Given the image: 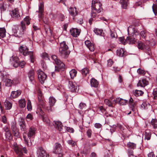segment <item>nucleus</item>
<instances>
[{"label": "nucleus", "mask_w": 157, "mask_h": 157, "mask_svg": "<svg viewBox=\"0 0 157 157\" xmlns=\"http://www.w3.org/2000/svg\"><path fill=\"white\" fill-rule=\"evenodd\" d=\"M36 129L33 127H31L29 129V131L27 134L24 132L23 134V137L25 144L28 146L32 145L31 138L34 137Z\"/></svg>", "instance_id": "obj_1"}, {"label": "nucleus", "mask_w": 157, "mask_h": 157, "mask_svg": "<svg viewBox=\"0 0 157 157\" xmlns=\"http://www.w3.org/2000/svg\"><path fill=\"white\" fill-rule=\"evenodd\" d=\"M68 48L65 41H63L60 43L59 54L61 58L63 59L68 58L70 52Z\"/></svg>", "instance_id": "obj_2"}, {"label": "nucleus", "mask_w": 157, "mask_h": 157, "mask_svg": "<svg viewBox=\"0 0 157 157\" xmlns=\"http://www.w3.org/2000/svg\"><path fill=\"white\" fill-rule=\"evenodd\" d=\"M11 144L17 157H23V152L26 154L27 153V150L25 147L22 148L21 146L17 144L16 142L13 141L11 142Z\"/></svg>", "instance_id": "obj_3"}, {"label": "nucleus", "mask_w": 157, "mask_h": 157, "mask_svg": "<svg viewBox=\"0 0 157 157\" xmlns=\"http://www.w3.org/2000/svg\"><path fill=\"white\" fill-rule=\"evenodd\" d=\"M101 4L99 0H93L92 2V16L96 17V13H99L102 10Z\"/></svg>", "instance_id": "obj_4"}, {"label": "nucleus", "mask_w": 157, "mask_h": 157, "mask_svg": "<svg viewBox=\"0 0 157 157\" xmlns=\"http://www.w3.org/2000/svg\"><path fill=\"white\" fill-rule=\"evenodd\" d=\"M20 52L24 56L29 55L31 62L33 63L35 61L34 56L33 52H29L28 48L25 45H22L19 48Z\"/></svg>", "instance_id": "obj_5"}, {"label": "nucleus", "mask_w": 157, "mask_h": 157, "mask_svg": "<svg viewBox=\"0 0 157 157\" xmlns=\"http://www.w3.org/2000/svg\"><path fill=\"white\" fill-rule=\"evenodd\" d=\"M51 58L55 61L56 64L59 66V67L55 66V71L58 72L59 69L64 68L65 67L64 64L56 56L53 55L51 56Z\"/></svg>", "instance_id": "obj_6"}, {"label": "nucleus", "mask_w": 157, "mask_h": 157, "mask_svg": "<svg viewBox=\"0 0 157 157\" xmlns=\"http://www.w3.org/2000/svg\"><path fill=\"white\" fill-rule=\"evenodd\" d=\"M36 112L37 114L41 116L43 121L46 123L48 126H50L52 125V123L48 119L44 117L45 113L40 107L37 108Z\"/></svg>", "instance_id": "obj_7"}, {"label": "nucleus", "mask_w": 157, "mask_h": 157, "mask_svg": "<svg viewBox=\"0 0 157 157\" xmlns=\"http://www.w3.org/2000/svg\"><path fill=\"white\" fill-rule=\"evenodd\" d=\"M37 75L38 78L40 82L41 83H44L47 77L46 75L40 70H38Z\"/></svg>", "instance_id": "obj_8"}, {"label": "nucleus", "mask_w": 157, "mask_h": 157, "mask_svg": "<svg viewBox=\"0 0 157 157\" xmlns=\"http://www.w3.org/2000/svg\"><path fill=\"white\" fill-rule=\"evenodd\" d=\"M19 61L18 58L16 57L12 56L10 59V63L13 67H17L19 65Z\"/></svg>", "instance_id": "obj_9"}, {"label": "nucleus", "mask_w": 157, "mask_h": 157, "mask_svg": "<svg viewBox=\"0 0 157 157\" xmlns=\"http://www.w3.org/2000/svg\"><path fill=\"white\" fill-rule=\"evenodd\" d=\"M44 12V4L42 3L39 6V10L36 11L38 13V16L39 20H41L43 18Z\"/></svg>", "instance_id": "obj_10"}, {"label": "nucleus", "mask_w": 157, "mask_h": 157, "mask_svg": "<svg viewBox=\"0 0 157 157\" xmlns=\"http://www.w3.org/2000/svg\"><path fill=\"white\" fill-rule=\"evenodd\" d=\"M137 47L139 49H140L141 50L146 49L147 50V53L149 55H150V52H149V51L150 50V49L149 47H148L146 46V44H145L142 42L140 41L138 43Z\"/></svg>", "instance_id": "obj_11"}, {"label": "nucleus", "mask_w": 157, "mask_h": 157, "mask_svg": "<svg viewBox=\"0 0 157 157\" xmlns=\"http://www.w3.org/2000/svg\"><path fill=\"white\" fill-rule=\"evenodd\" d=\"M37 154L38 157H47V154L45 151L41 147H39Z\"/></svg>", "instance_id": "obj_12"}, {"label": "nucleus", "mask_w": 157, "mask_h": 157, "mask_svg": "<svg viewBox=\"0 0 157 157\" xmlns=\"http://www.w3.org/2000/svg\"><path fill=\"white\" fill-rule=\"evenodd\" d=\"M19 124L20 126L21 129L22 131H25L26 130V125L24 119L20 117L19 120Z\"/></svg>", "instance_id": "obj_13"}, {"label": "nucleus", "mask_w": 157, "mask_h": 157, "mask_svg": "<svg viewBox=\"0 0 157 157\" xmlns=\"http://www.w3.org/2000/svg\"><path fill=\"white\" fill-rule=\"evenodd\" d=\"M68 11L70 14L73 17H75L78 14V12L75 7L74 8L71 7H70Z\"/></svg>", "instance_id": "obj_14"}, {"label": "nucleus", "mask_w": 157, "mask_h": 157, "mask_svg": "<svg viewBox=\"0 0 157 157\" xmlns=\"http://www.w3.org/2000/svg\"><path fill=\"white\" fill-rule=\"evenodd\" d=\"M10 14L13 18H17L20 17L19 10L17 8H15L12 10Z\"/></svg>", "instance_id": "obj_15"}, {"label": "nucleus", "mask_w": 157, "mask_h": 157, "mask_svg": "<svg viewBox=\"0 0 157 157\" xmlns=\"http://www.w3.org/2000/svg\"><path fill=\"white\" fill-rule=\"evenodd\" d=\"M55 126L56 128L58 129L60 131H62L63 132H65V130H63L62 127L63 125L62 123L59 121H54Z\"/></svg>", "instance_id": "obj_16"}, {"label": "nucleus", "mask_w": 157, "mask_h": 157, "mask_svg": "<svg viewBox=\"0 0 157 157\" xmlns=\"http://www.w3.org/2000/svg\"><path fill=\"white\" fill-rule=\"evenodd\" d=\"M62 148V146L60 144L56 143L55 144V147L53 150V152L56 154L59 153V152H61Z\"/></svg>", "instance_id": "obj_17"}, {"label": "nucleus", "mask_w": 157, "mask_h": 157, "mask_svg": "<svg viewBox=\"0 0 157 157\" xmlns=\"http://www.w3.org/2000/svg\"><path fill=\"white\" fill-rule=\"evenodd\" d=\"M105 103L109 106H113V104L116 103L115 99L113 98H110L109 99H105L104 100Z\"/></svg>", "instance_id": "obj_18"}, {"label": "nucleus", "mask_w": 157, "mask_h": 157, "mask_svg": "<svg viewBox=\"0 0 157 157\" xmlns=\"http://www.w3.org/2000/svg\"><path fill=\"white\" fill-rule=\"evenodd\" d=\"M70 32L72 36L76 37L79 35L80 32L79 29L74 28L70 30Z\"/></svg>", "instance_id": "obj_19"}, {"label": "nucleus", "mask_w": 157, "mask_h": 157, "mask_svg": "<svg viewBox=\"0 0 157 157\" xmlns=\"http://www.w3.org/2000/svg\"><path fill=\"white\" fill-rule=\"evenodd\" d=\"M28 76L31 82L34 83L35 81L34 80V71L33 70H30L28 74Z\"/></svg>", "instance_id": "obj_20"}, {"label": "nucleus", "mask_w": 157, "mask_h": 157, "mask_svg": "<svg viewBox=\"0 0 157 157\" xmlns=\"http://www.w3.org/2000/svg\"><path fill=\"white\" fill-rule=\"evenodd\" d=\"M148 84V82L144 79L140 80L137 83L138 86L144 87Z\"/></svg>", "instance_id": "obj_21"}, {"label": "nucleus", "mask_w": 157, "mask_h": 157, "mask_svg": "<svg viewBox=\"0 0 157 157\" xmlns=\"http://www.w3.org/2000/svg\"><path fill=\"white\" fill-rule=\"evenodd\" d=\"M68 87L70 91H75L77 89V86L76 84L72 82H69Z\"/></svg>", "instance_id": "obj_22"}, {"label": "nucleus", "mask_w": 157, "mask_h": 157, "mask_svg": "<svg viewBox=\"0 0 157 157\" xmlns=\"http://www.w3.org/2000/svg\"><path fill=\"white\" fill-rule=\"evenodd\" d=\"M4 82L5 86L8 87L11 86L14 83L13 80L8 78H6L4 81Z\"/></svg>", "instance_id": "obj_23"}, {"label": "nucleus", "mask_w": 157, "mask_h": 157, "mask_svg": "<svg viewBox=\"0 0 157 157\" xmlns=\"http://www.w3.org/2000/svg\"><path fill=\"white\" fill-rule=\"evenodd\" d=\"M126 51L123 48L117 49V55L120 57H123L126 55Z\"/></svg>", "instance_id": "obj_24"}, {"label": "nucleus", "mask_w": 157, "mask_h": 157, "mask_svg": "<svg viewBox=\"0 0 157 157\" xmlns=\"http://www.w3.org/2000/svg\"><path fill=\"white\" fill-rule=\"evenodd\" d=\"M21 92L20 90H17L16 91H13L11 94V97L15 98H17L21 94Z\"/></svg>", "instance_id": "obj_25"}, {"label": "nucleus", "mask_w": 157, "mask_h": 157, "mask_svg": "<svg viewBox=\"0 0 157 157\" xmlns=\"http://www.w3.org/2000/svg\"><path fill=\"white\" fill-rule=\"evenodd\" d=\"M116 103L118 102V103L121 105H125L126 103L128 102L127 100L124 99L120 98H117L115 99Z\"/></svg>", "instance_id": "obj_26"}, {"label": "nucleus", "mask_w": 157, "mask_h": 157, "mask_svg": "<svg viewBox=\"0 0 157 157\" xmlns=\"http://www.w3.org/2000/svg\"><path fill=\"white\" fill-rule=\"evenodd\" d=\"M94 31L96 35L104 36V33L103 32V30L101 29L94 28Z\"/></svg>", "instance_id": "obj_27"}, {"label": "nucleus", "mask_w": 157, "mask_h": 157, "mask_svg": "<svg viewBox=\"0 0 157 157\" xmlns=\"http://www.w3.org/2000/svg\"><path fill=\"white\" fill-rule=\"evenodd\" d=\"M90 84L91 86L97 87L98 86V82L96 79L92 78L90 80Z\"/></svg>", "instance_id": "obj_28"}, {"label": "nucleus", "mask_w": 157, "mask_h": 157, "mask_svg": "<svg viewBox=\"0 0 157 157\" xmlns=\"http://www.w3.org/2000/svg\"><path fill=\"white\" fill-rule=\"evenodd\" d=\"M122 7L124 9H126L128 4V0H120Z\"/></svg>", "instance_id": "obj_29"}, {"label": "nucleus", "mask_w": 157, "mask_h": 157, "mask_svg": "<svg viewBox=\"0 0 157 157\" xmlns=\"http://www.w3.org/2000/svg\"><path fill=\"white\" fill-rule=\"evenodd\" d=\"M129 103L130 106V108L132 109V110L133 111H135V103L133 102V100L131 97L130 98L129 100Z\"/></svg>", "instance_id": "obj_30"}, {"label": "nucleus", "mask_w": 157, "mask_h": 157, "mask_svg": "<svg viewBox=\"0 0 157 157\" xmlns=\"http://www.w3.org/2000/svg\"><path fill=\"white\" fill-rule=\"evenodd\" d=\"M125 41H127V43H128L129 44H134L136 42L135 39L131 37H127L125 39Z\"/></svg>", "instance_id": "obj_31"}, {"label": "nucleus", "mask_w": 157, "mask_h": 157, "mask_svg": "<svg viewBox=\"0 0 157 157\" xmlns=\"http://www.w3.org/2000/svg\"><path fill=\"white\" fill-rule=\"evenodd\" d=\"M19 106L21 108H22L25 106V99H22L19 101Z\"/></svg>", "instance_id": "obj_32"}, {"label": "nucleus", "mask_w": 157, "mask_h": 157, "mask_svg": "<svg viewBox=\"0 0 157 157\" xmlns=\"http://www.w3.org/2000/svg\"><path fill=\"white\" fill-rule=\"evenodd\" d=\"M38 100L39 102L40 103V104L41 105L40 107L41 108V107L43 108H45V105L44 102L42 101V98L41 96H38ZM38 108H39V107Z\"/></svg>", "instance_id": "obj_33"}, {"label": "nucleus", "mask_w": 157, "mask_h": 157, "mask_svg": "<svg viewBox=\"0 0 157 157\" xmlns=\"http://www.w3.org/2000/svg\"><path fill=\"white\" fill-rule=\"evenodd\" d=\"M21 32L20 34V35H22L24 33V31L26 29V27L25 23L23 21L21 22Z\"/></svg>", "instance_id": "obj_34"}, {"label": "nucleus", "mask_w": 157, "mask_h": 157, "mask_svg": "<svg viewBox=\"0 0 157 157\" xmlns=\"http://www.w3.org/2000/svg\"><path fill=\"white\" fill-rule=\"evenodd\" d=\"M151 132L150 131L148 130L146 131L144 134L145 140H150L151 138Z\"/></svg>", "instance_id": "obj_35"}, {"label": "nucleus", "mask_w": 157, "mask_h": 157, "mask_svg": "<svg viewBox=\"0 0 157 157\" xmlns=\"http://www.w3.org/2000/svg\"><path fill=\"white\" fill-rule=\"evenodd\" d=\"M4 105L6 109L9 110L12 107V104L10 102L6 101L4 102Z\"/></svg>", "instance_id": "obj_36"}, {"label": "nucleus", "mask_w": 157, "mask_h": 157, "mask_svg": "<svg viewBox=\"0 0 157 157\" xmlns=\"http://www.w3.org/2000/svg\"><path fill=\"white\" fill-rule=\"evenodd\" d=\"M71 78V79H73L76 75L77 72L74 69L71 70L69 72Z\"/></svg>", "instance_id": "obj_37"}, {"label": "nucleus", "mask_w": 157, "mask_h": 157, "mask_svg": "<svg viewBox=\"0 0 157 157\" xmlns=\"http://www.w3.org/2000/svg\"><path fill=\"white\" fill-rule=\"evenodd\" d=\"M143 93H144L142 91L136 90L133 92V94L136 97L141 96Z\"/></svg>", "instance_id": "obj_38"}, {"label": "nucleus", "mask_w": 157, "mask_h": 157, "mask_svg": "<svg viewBox=\"0 0 157 157\" xmlns=\"http://www.w3.org/2000/svg\"><path fill=\"white\" fill-rule=\"evenodd\" d=\"M6 30L4 28H0V36L4 38L6 36Z\"/></svg>", "instance_id": "obj_39"}, {"label": "nucleus", "mask_w": 157, "mask_h": 157, "mask_svg": "<svg viewBox=\"0 0 157 157\" xmlns=\"http://www.w3.org/2000/svg\"><path fill=\"white\" fill-rule=\"evenodd\" d=\"M5 136L6 139L9 141H10L12 139V136L10 132H6Z\"/></svg>", "instance_id": "obj_40"}, {"label": "nucleus", "mask_w": 157, "mask_h": 157, "mask_svg": "<svg viewBox=\"0 0 157 157\" xmlns=\"http://www.w3.org/2000/svg\"><path fill=\"white\" fill-rule=\"evenodd\" d=\"M56 101V100L53 97H50L49 99V105L54 106Z\"/></svg>", "instance_id": "obj_41"}, {"label": "nucleus", "mask_w": 157, "mask_h": 157, "mask_svg": "<svg viewBox=\"0 0 157 157\" xmlns=\"http://www.w3.org/2000/svg\"><path fill=\"white\" fill-rule=\"evenodd\" d=\"M127 147L130 149H134L136 148V145L133 143L129 142L127 143Z\"/></svg>", "instance_id": "obj_42"}, {"label": "nucleus", "mask_w": 157, "mask_h": 157, "mask_svg": "<svg viewBox=\"0 0 157 157\" xmlns=\"http://www.w3.org/2000/svg\"><path fill=\"white\" fill-rule=\"evenodd\" d=\"M53 105H49V106L46 107L45 105V108L44 109H45L49 113L53 112L55 110L54 108L53 107Z\"/></svg>", "instance_id": "obj_43"}, {"label": "nucleus", "mask_w": 157, "mask_h": 157, "mask_svg": "<svg viewBox=\"0 0 157 157\" xmlns=\"http://www.w3.org/2000/svg\"><path fill=\"white\" fill-rule=\"evenodd\" d=\"M155 3L153 4L152 6L153 11L155 15H157V0L155 2Z\"/></svg>", "instance_id": "obj_44"}, {"label": "nucleus", "mask_w": 157, "mask_h": 157, "mask_svg": "<svg viewBox=\"0 0 157 157\" xmlns=\"http://www.w3.org/2000/svg\"><path fill=\"white\" fill-rule=\"evenodd\" d=\"M89 70L87 68L83 69L81 71V73L83 76H86L89 73Z\"/></svg>", "instance_id": "obj_45"}, {"label": "nucleus", "mask_w": 157, "mask_h": 157, "mask_svg": "<svg viewBox=\"0 0 157 157\" xmlns=\"http://www.w3.org/2000/svg\"><path fill=\"white\" fill-rule=\"evenodd\" d=\"M45 31L46 34L48 36H52V31L50 28H48V29H45Z\"/></svg>", "instance_id": "obj_46"}, {"label": "nucleus", "mask_w": 157, "mask_h": 157, "mask_svg": "<svg viewBox=\"0 0 157 157\" xmlns=\"http://www.w3.org/2000/svg\"><path fill=\"white\" fill-rule=\"evenodd\" d=\"M31 19L29 18V17L28 16L24 18V21L25 23L27 25H28L30 24V20Z\"/></svg>", "instance_id": "obj_47"}, {"label": "nucleus", "mask_w": 157, "mask_h": 157, "mask_svg": "<svg viewBox=\"0 0 157 157\" xmlns=\"http://www.w3.org/2000/svg\"><path fill=\"white\" fill-rule=\"evenodd\" d=\"M27 108L28 111H30L32 110V106L31 102L29 100L28 101Z\"/></svg>", "instance_id": "obj_48"}, {"label": "nucleus", "mask_w": 157, "mask_h": 157, "mask_svg": "<svg viewBox=\"0 0 157 157\" xmlns=\"http://www.w3.org/2000/svg\"><path fill=\"white\" fill-rule=\"evenodd\" d=\"M110 36L112 38H116L117 36L116 32L115 31L110 30Z\"/></svg>", "instance_id": "obj_49"}, {"label": "nucleus", "mask_w": 157, "mask_h": 157, "mask_svg": "<svg viewBox=\"0 0 157 157\" xmlns=\"http://www.w3.org/2000/svg\"><path fill=\"white\" fill-rule=\"evenodd\" d=\"M151 124L154 128H157V121L153 119L151 121Z\"/></svg>", "instance_id": "obj_50"}, {"label": "nucleus", "mask_w": 157, "mask_h": 157, "mask_svg": "<svg viewBox=\"0 0 157 157\" xmlns=\"http://www.w3.org/2000/svg\"><path fill=\"white\" fill-rule=\"evenodd\" d=\"M147 33L144 31H142L140 33L141 36L143 38H145L147 35Z\"/></svg>", "instance_id": "obj_51"}, {"label": "nucleus", "mask_w": 157, "mask_h": 157, "mask_svg": "<svg viewBox=\"0 0 157 157\" xmlns=\"http://www.w3.org/2000/svg\"><path fill=\"white\" fill-rule=\"evenodd\" d=\"M120 41L123 44L125 45L127 44V41H126L124 37H121L119 38Z\"/></svg>", "instance_id": "obj_52"}, {"label": "nucleus", "mask_w": 157, "mask_h": 157, "mask_svg": "<svg viewBox=\"0 0 157 157\" xmlns=\"http://www.w3.org/2000/svg\"><path fill=\"white\" fill-rule=\"evenodd\" d=\"M86 105L85 104L83 103H80L79 106V108L80 109H83L86 107Z\"/></svg>", "instance_id": "obj_53"}, {"label": "nucleus", "mask_w": 157, "mask_h": 157, "mask_svg": "<svg viewBox=\"0 0 157 157\" xmlns=\"http://www.w3.org/2000/svg\"><path fill=\"white\" fill-rule=\"evenodd\" d=\"M87 48L91 51H93L94 50V45L93 44L91 43L87 47Z\"/></svg>", "instance_id": "obj_54"}, {"label": "nucleus", "mask_w": 157, "mask_h": 157, "mask_svg": "<svg viewBox=\"0 0 157 157\" xmlns=\"http://www.w3.org/2000/svg\"><path fill=\"white\" fill-rule=\"evenodd\" d=\"M11 129L12 130V132L15 131L18 129L17 128L16 125L14 123L12 124L11 126Z\"/></svg>", "instance_id": "obj_55"}, {"label": "nucleus", "mask_w": 157, "mask_h": 157, "mask_svg": "<svg viewBox=\"0 0 157 157\" xmlns=\"http://www.w3.org/2000/svg\"><path fill=\"white\" fill-rule=\"evenodd\" d=\"M153 94L154 98L157 99V89H154Z\"/></svg>", "instance_id": "obj_56"}, {"label": "nucleus", "mask_w": 157, "mask_h": 157, "mask_svg": "<svg viewBox=\"0 0 157 157\" xmlns=\"http://www.w3.org/2000/svg\"><path fill=\"white\" fill-rule=\"evenodd\" d=\"M65 128L66 129L67 131L73 133L74 132V130L72 128L67 127H65Z\"/></svg>", "instance_id": "obj_57"}, {"label": "nucleus", "mask_w": 157, "mask_h": 157, "mask_svg": "<svg viewBox=\"0 0 157 157\" xmlns=\"http://www.w3.org/2000/svg\"><path fill=\"white\" fill-rule=\"evenodd\" d=\"M113 63V62L111 59H109L107 60V65L109 67L112 66Z\"/></svg>", "instance_id": "obj_58"}, {"label": "nucleus", "mask_w": 157, "mask_h": 157, "mask_svg": "<svg viewBox=\"0 0 157 157\" xmlns=\"http://www.w3.org/2000/svg\"><path fill=\"white\" fill-rule=\"evenodd\" d=\"M117 126L116 125H113L110 129V131L111 133H113L115 131Z\"/></svg>", "instance_id": "obj_59"}, {"label": "nucleus", "mask_w": 157, "mask_h": 157, "mask_svg": "<svg viewBox=\"0 0 157 157\" xmlns=\"http://www.w3.org/2000/svg\"><path fill=\"white\" fill-rule=\"evenodd\" d=\"M68 142L69 144L72 146H74L76 145V143L72 140H69L68 141Z\"/></svg>", "instance_id": "obj_60"}, {"label": "nucleus", "mask_w": 157, "mask_h": 157, "mask_svg": "<svg viewBox=\"0 0 157 157\" xmlns=\"http://www.w3.org/2000/svg\"><path fill=\"white\" fill-rule=\"evenodd\" d=\"M26 119L30 120H32L33 119L32 115L30 113H29L26 117Z\"/></svg>", "instance_id": "obj_61"}, {"label": "nucleus", "mask_w": 157, "mask_h": 157, "mask_svg": "<svg viewBox=\"0 0 157 157\" xmlns=\"http://www.w3.org/2000/svg\"><path fill=\"white\" fill-rule=\"evenodd\" d=\"M14 136L15 137H18L19 136V132H18V130H17L13 132Z\"/></svg>", "instance_id": "obj_62"}, {"label": "nucleus", "mask_w": 157, "mask_h": 157, "mask_svg": "<svg viewBox=\"0 0 157 157\" xmlns=\"http://www.w3.org/2000/svg\"><path fill=\"white\" fill-rule=\"evenodd\" d=\"M86 134L88 137L90 138L91 136L92 131L90 129L88 130L86 132Z\"/></svg>", "instance_id": "obj_63"}, {"label": "nucleus", "mask_w": 157, "mask_h": 157, "mask_svg": "<svg viewBox=\"0 0 157 157\" xmlns=\"http://www.w3.org/2000/svg\"><path fill=\"white\" fill-rule=\"evenodd\" d=\"M25 63L24 61H22L19 63V65L20 67H21V68H22L24 67L25 66Z\"/></svg>", "instance_id": "obj_64"}]
</instances>
